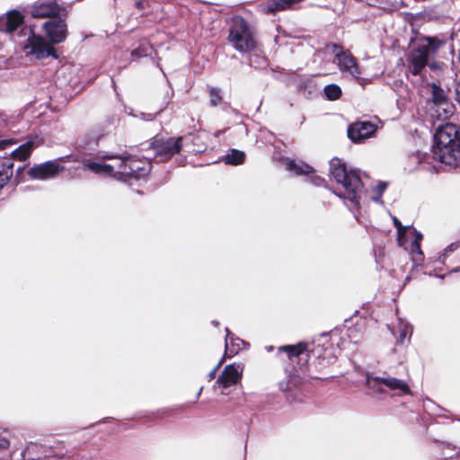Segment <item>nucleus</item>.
Instances as JSON below:
<instances>
[{
    "mask_svg": "<svg viewBox=\"0 0 460 460\" xmlns=\"http://www.w3.org/2000/svg\"><path fill=\"white\" fill-rule=\"evenodd\" d=\"M366 385L369 391L376 394L385 393V388L390 391H398L400 394H409L411 393L410 387L405 381L391 376L386 373L381 376L367 374Z\"/></svg>",
    "mask_w": 460,
    "mask_h": 460,
    "instance_id": "obj_7",
    "label": "nucleus"
},
{
    "mask_svg": "<svg viewBox=\"0 0 460 460\" xmlns=\"http://www.w3.org/2000/svg\"><path fill=\"white\" fill-rule=\"evenodd\" d=\"M136 5L138 9H143L144 8V3L142 1H138L136 3Z\"/></svg>",
    "mask_w": 460,
    "mask_h": 460,
    "instance_id": "obj_37",
    "label": "nucleus"
},
{
    "mask_svg": "<svg viewBox=\"0 0 460 460\" xmlns=\"http://www.w3.org/2000/svg\"><path fill=\"white\" fill-rule=\"evenodd\" d=\"M209 103L212 107L217 106L222 102V91L218 87H208Z\"/></svg>",
    "mask_w": 460,
    "mask_h": 460,
    "instance_id": "obj_30",
    "label": "nucleus"
},
{
    "mask_svg": "<svg viewBox=\"0 0 460 460\" xmlns=\"http://www.w3.org/2000/svg\"><path fill=\"white\" fill-rule=\"evenodd\" d=\"M426 44H419L414 47L409 54V69L412 75L421 73L424 67L429 65L430 58L434 57L437 51L445 45L446 40L437 37H425Z\"/></svg>",
    "mask_w": 460,
    "mask_h": 460,
    "instance_id": "obj_4",
    "label": "nucleus"
},
{
    "mask_svg": "<svg viewBox=\"0 0 460 460\" xmlns=\"http://www.w3.org/2000/svg\"><path fill=\"white\" fill-rule=\"evenodd\" d=\"M242 372L243 367L240 365H228L224 368L216 383L222 388L226 389L241 380Z\"/></svg>",
    "mask_w": 460,
    "mask_h": 460,
    "instance_id": "obj_15",
    "label": "nucleus"
},
{
    "mask_svg": "<svg viewBox=\"0 0 460 460\" xmlns=\"http://www.w3.org/2000/svg\"><path fill=\"white\" fill-rule=\"evenodd\" d=\"M82 169H88L100 175L118 177V172H116L117 163L115 164H107L93 159H84Z\"/></svg>",
    "mask_w": 460,
    "mask_h": 460,
    "instance_id": "obj_17",
    "label": "nucleus"
},
{
    "mask_svg": "<svg viewBox=\"0 0 460 460\" xmlns=\"http://www.w3.org/2000/svg\"><path fill=\"white\" fill-rule=\"evenodd\" d=\"M431 154L434 160L450 166L460 164V127L454 123L440 125L434 135Z\"/></svg>",
    "mask_w": 460,
    "mask_h": 460,
    "instance_id": "obj_1",
    "label": "nucleus"
},
{
    "mask_svg": "<svg viewBox=\"0 0 460 460\" xmlns=\"http://www.w3.org/2000/svg\"><path fill=\"white\" fill-rule=\"evenodd\" d=\"M372 200L376 203L382 204V196H379L378 194L376 196L372 197Z\"/></svg>",
    "mask_w": 460,
    "mask_h": 460,
    "instance_id": "obj_36",
    "label": "nucleus"
},
{
    "mask_svg": "<svg viewBox=\"0 0 460 460\" xmlns=\"http://www.w3.org/2000/svg\"><path fill=\"white\" fill-rule=\"evenodd\" d=\"M308 344L305 342H299L296 345H287L279 347V352L283 351L287 353V356L289 359H293L294 358H297L307 351Z\"/></svg>",
    "mask_w": 460,
    "mask_h": 460,
    "instance_id": "obj_22",
    "label": "nucleus"
},
{
    "mask_svg": "<svg viewBox=\"0 0 460 460\" xmlns=\"http://www.w3.org/2000/svg\"><path fill=\"white\" fill-rule=\"evenodd\" d=\"M456 93L457 98L460 102V84L457 85V87L456 89Z\"/></svg>",
    "mask_w": 460,
    "mask_h": 460,
    "instance_id": "obj_38",
    "label": "nucleus"
},
{
    "mask_svg": "<svg viewBox=\"0 0 460 460\" xmlns=\"http://www.w3.org/2000/svg\"><path fill=\"white\" fill-rule=\"evenodd\" d=\"M64 158L48 161L31 167L28 174L31 178L35 180H49L56 177L65 167L60 164Z\"/></svg>",
    "mask_w": 460,
    "mask_h": 460,
    "instance_id": "obj_12",
    "label": "nucleus"
},
{
    "mask_svg": "<svg viewBox=\"0 0 460 460\" xmlns=\"http://www.w3.org/2000/svg\"><path fill=\"white\" fill-rule=\"evenodd\" d=\"M330 175L340 184L343 192L335 194L345 200L350 210L359 208L363 183L356 170H348L345 163L334 157L330 161Z\"/></svg>",
    "mask_w": 460,
    "mask_h": 460,
    "instance_id": "obj_2",
    "label": "nucleus"
},
{
    "mask_svg": "<svg viewBox=\"0 0 460 460\" xmlns=\"http://www.w3.org/2000/svg\"><path fill=\"white\" fill-rule=\"evenodd\" d=\"M447 448H449V449H451V450H454V449H455V447H451V445H449V444H447Z\"/></svg>",
    "mask_w": 460,
    "mask_h": 460,
    "instance_id": "obj_39",
    "label": "nucleus"
},
{
    "mask_svg": "<svg viewBox=\"0 0 460 460\" xmlns=\"http://www.w3.org/2000/svg\"><path fill=\"white\" fill-rule=\"evenodd\" d=\"M226 349L225 354L231 358L234 355L237 354L243 347L244 341L239 338H234L228 328L226 329Z\"/></svg>",
    "mask_w": 460,
    "mask_h": 460,
    "instance_id": "obj_18",
    "label": "nucleus"
},
{
    "mask_svg": "<svg viewBox=\"0 0 460 460\" xmlns=\"http://www.w3.org/2000/svg\"><path fill=\"white\" fill-rule=\"evenodd\" d=\"M286 169L296 175L309 174L314 172V169L309 164L304 162H296L294 160H288L286 162Z\"/></svg>",
    "mask_w": 460,
    "mask_h": 460,
    "instance_id": "obj_21",
    "label": "nucleus"
},
{
    "mask_svg": "<svg viewBox=\"0 0 460 460\" xmlns=\"http://www.w3.org/2000/svg\"><path fill=\"white\" fill-rule=\"evenodd\" d=\"M228 40L240 53L252 52L257 46L253 31L241 16H234L229 28Z\"/></svg>",
    "mask_w": 460,
    "mask_h": 460,
    "instance_id": "obj_5",
    "label": "nucleus"
},
{
    "mask_svg": "<svg viewBox=\"0 0 460 460\" xmlns=\"http://www.w3.org/2000/svg\"><path fill=\"white\" fill-rule=\"evenodd\" d=\"M102 158L117 160L116 172L118 177L124 181L145 178L151 171L149 157L141 160L132 155H109Z\"/></svg>",
    "mask_w": 460,
    "mask_h": 460,
    "instance_id": "obj_3",
    "label": "nucleus"
},
{
    "mask_svg": "<svg viewBox=\"0 0 460 460\" xmlns=\"http://www.w3.org/2000/svg\"><path fill=\"white\" fill-rule=\"evenodd\" d=\"M24 15L17 11L11 10L0 17V31L12 33L23 25Z\"/></svg>",
    "mask_w": 460,
    "mask_h": 460,
    "instance_id": "obj_16",
    "label": "nucleus"
},
{
    "mask_svg": "<svg viewBox=\"0 0 460 460\" xmlns=\"http://www.w3.org/2000/svg\"><path fill=\"white\" fill-rule=\"evenodd\" d=\"M66 17H58L56 19H49L43 24V29L47 37L52 44H58L67 37V24L66 22Z\"/></svg>",
    "mask_w": 460,
    "mask_h": 460,
    "instance_id": "obj_13",
    "label": "nucleus"
},
{
    "mask_svg": "<svg viewBox=\"0 0 460 460\" xmlns=\"http://www.w3.org/2000/svg\"><path fill=\"white\" fill-rule=\"evenodd\" d=\"M387 188V183L385 182V181H380L376 186V188L374 189V190L376 192V194H378L379 196H382V194L384 193V191L386 190Z\"/></svg>",
    "mask_w": 460,
    "mask_h": 460,
    "instance_id": "obj_32",
    "label": "nucleus"
},
{
    "mask_svg": "<svg viewBox=\"0 0 460 460\" xmlns=\"http://www.w3.org/2000/svg\"><path fill=\"white\" fill-rule=\"evenodd\" d=\"M448 249H449L450 251H452L451 246H447V248H446V251H448Z\"/></svg>",
    "mask_w": 460,
    "mask_h": 460,
    "instance_id": "obj_43",
    "label": "nucleus"
},
{
    "mask_svg": "<svg viewBox=\"0 0 460 460\" xmlns=\"http://www.w3.org/2000/svg\"><path fill=\"white\" fill-rule=\"evenodd\" d=\"M43 143L42 138L38 136L30 137L24 144L17 148H13V142L11 140L0 141V162L3 161H24L31 153Z\"/></svg>",
    "mask_w": 460,
    "mask_h": 460,
    "instance_id": "obj_6",
    "label": "nucleus"
},
{
    "mask_svg": "<svg viewBox=\"0 0 460 460\" xmlns=\"http://www.w3.org/2000/svg\"><path fill=\"white\" fill-rule=\"evenodd\" d=\"M432 100L436 104H441L446 101L445 92L436 84L432 86Z\"/></svg>",
    "mask_w": 460,
    "mask_h": 460,
    "instance_id": "obj_31",
    "label": "nucleus"
},
{
    "mask_svg": "<svg viewBox=\"0 0 460 460\" xmlns=\"http://www.w3.org/2000/svg\"><path fill=\"white\" fill-rule=\"evenodd\" d=\"M182 137L154 139L149 148L154 152L155 162H165L178 154L182 148Z\"/></svg>",
    "mask_w": 460,
    "mask_h": 460,
    "instance_id": "obj_9",
    "label": "nucleus"
},
{
    "mask_svg": "<svg viewBox=\"0 0 460 460\" xmlns=\"http://www.w3.org/2000/svg\"><path fill=\"white\" fill-rule=\"evenodd\" d=\"M448 249H449L450 251H452L451 246H447V248H446V251H448Z\"/></svg>",
    "mask_w": 460,
    "mask_h": 460,
    "instance_id": "obj_42",
    "label": "nucleus"
},
{
    "mask_svg": "<svg viewBox=\"0 0 460 460\" xmlns=\"http://www.w3.org/2000/svg\"><path fill=\"white\" fill-rule=\"evenodd\" d=\"M333 53L340 70L355 79H359L361 70L355 58L340 46H333Z\"/></svg>",
    "mask_w": 460,
    "mask_h": 460,
    "instance_id": "obj_10",
    "label": "nucleus"
},
{
    "mask_svg": "<svg viewBox=\"0 0 460 460\" xmlns=\"http://www.w3.org/2000/svg\"><path fill=\"white\" fill-rule=\"evenodd\" d=\"M221 365V362H219L208 375V381H211L212 379H214L216 377V373L218 369V367H220Z\"/></svg>",
    "mask_w": 460,
    "mask_h": 460,
    "instance_id": "obj_33",
    "label": "nucleus"
},
{
    "mask_svg": "<svg viewBox=\"0 0 460 460\" xmlns=\"http://www.w3.org/2000/svg\"><path fill=\"white\" fill-rule=\"evenodd\" d=\"M245 154L237 149H232L230 153H228L225 156V163L227 164L239 165L244 162Z\"/></svg>",
    "mask_w": 460,
    "mask_h": 460,
    "instance_id": "obj_25",
    "label": "nucleus"
},
{
    "mask_svg": "<svg viewBox=\"0 0 460 460\" xmlns=\"http://www.w3.org/2000/svg\"><path fill=\"white\" fill-rule=\"evenodd\" d=\"M31 14L34 18L56 19L59 16L66 17V11L55 0H40L31 6Z\"/></svg>",
    "mask_w": 460,
    "mask_h": 460,
    "instance_id": "obj_11",
    "label": "nucleus"
},
{
    "mask_svg": "<svg viewBox=\"0 0 460 460\" xmlns=\"http://www.w3.org/2000/svg\"><path fill=\"white\" fill-rule=\"evenodd\" d=\"M13 174V163L11 160L0 162V190L11 180Z\"/></svg>",
    "mask_w": 460,
    "mask_h": 460,
    "instance_id": "obj_23",
    "label": "nucleus"
},
{
    "mask_svg": "<svg viewBox=\"0 0 460 460\" xmlns=\"http://www.w3.org/2000/svg\"><path fill=\"white\" fill-rule=\"evenodd\" d=\"M401 4V0H367L370 6H377L385 11L396 9Z\"/></svg>",
    "mask_w": 460,
    "mask_h": 460,
    "instance_id": "obj_24",
    "label": "nucleus"
},
{
    "mask_svg": "<svg viewBox=\"0 0 460 460\" xmlns=\"http://www.w3.org/2000/svg\"><path fill=\"white\" fill-rule=\"evenodd\" d=\"M202 389H203V388H202V387H200V389H199V392H198L197 397H199V396L200 395V394H201V392H202Z\"/></svg>",
    "mask_w": 460,
    "mask_h": 460,
    "instance_id": "obj_40",
    "label": "nucleus"
},
{
    "mask_svg": "<svg viewBox=\"0 0 460 460\" xmlns=\"http://www.w3.org/2000/svg\"><path fill=\"white\" fill-rule=\"evenodd\" d=\"M324 95L327 100L335 101L341 95V89L337 84H328L323 89Z\"/></svg>",
    "mask_w": 460,
    "mask_h": 460,
    "instance_id": "obj_29",
    "label": "nucleus"
},
{
    "mask_svg": "<svg viewBox=\"0 0 460 460\" xmlns=\"http://www.w3.org/2000/svg\"><path fill=\"white\" fill-rule=\"evenodd\" d=\"M153 53V47L148 42H144L140 46L131 52V56L135 59H138L144 57L151 56Z\"/></svg>",
    "mask_w": 460,
    "mask_h": 460,
    "instance_id": "obj_26",
    "label": "nucleus"
},
{
    "mask_svg": "<svg viewBox=\"0 0 460 460\" xmlns=\"http://www.w3.org/2000/svg\"><path fill=\"white\" fill-rule=\"evenodd\" d=\"M409 234H411L413 238L411 243V253L412 260L415 262H420L423 260V253L420 250V241L422 240L423 235L415 228H411Z\"/></svg>",
    "mask_w": 460,
    "mask_h": 460,
    "instance_id": "obj_19",
    "label": "nucleus"
},
{
    "mask_svg": "<svg viewBox=\"0 0 460 460\" xmlns=\"http://www.w3.org/2000/svg\"><path fill=\"white\" fill-rule=\"evenodd\" d=\"M324 181L323 179H322L321 177H318V176H314L312 178V182L314 184V185H321L323 182Z\"/></svg>",
    "mask_w": 460,
    "mask_h": 460,
    "instance_id": "obj_35",
    "label": "nucleus"
},
{
    "mask_svg": "<svg viewBox=\"0 0 460 460\" xmlns=\"http://www.w3.org/2000/svg\"><path fill=\"white\" fill-rule=\"evenodd\" d=\"M376 127L369 121H357L349 125L348 137L354 143H360L373 136Z\"/></svg>",
    "mask_w": 460,
    "mask_h": 460,
    "instance_id": "obj_14",
    "label": "nucleus"
},
{
    "mask_svg": "<svg viewBox=\"0 0 460 460\" xmlns=\"http://www.w3.org/2000/svg\"><path fill=\"white\" fill-rule=\"evenodd\" d=\"M393 222H394V226L397 229L398 243L400 246H402L404 244V243L406 242V234H407L408 230L410 231L412 227L402 226V223L400 222V220L395 217H393Z\"/></svg>",
    "mask_w": 460,
    "mask_h": 460,
    "instance_id": "obj_27",
    "label": "nucleus"
},
{
    "mask_svg": "<svg viewBox=\"0 0 460 460\" xmlns=\"http://www.w3.org/2000/svg\"><path fill=\"white\" fill-rule=\"evenodd\" d=\"M10 443L9 440L5 438L0 437V448H7L9 447Z\"/></svg>",
    "mask_w": 460,
    "mask_h": 460,
    "instance_id": "obj_34",
    "label": "nucleus"
},
{
    "mask_svg": "<svg viewBox=\"0 0 460 460\" xmlns=\"http://www.w3.org/2000/svg\"><path fill=\"white\" fill-rule=\"evenodd\" d=\"M20 33L27 36L26 40L22 44L28 54L35 56L38 59L46 58L50 56L57 58L53 46L48 43L41 36L36 35L31 29L22 27Z\"/></svg>",
    "mask_w": 460,
    "mask_h": 460,
    "instance_id": "obj_8",
    "label": "nucleus"
},
{
    "mask_svg": "<svg viewBox=\"0 0 460 460\" xmlns=\"http://www.w3.org/2000/svg\"><path fill=\"white\" fill-rule=\"evenodd\" d=\"M250 53L249 57V64L255 68H259L264 66L266 65V60L264 57L261 55L260 49L256 47L254 50Z\"/></svg>",
    "mask_w": 460,
    "mask_h": 460,
    "instance_id": "obj_28",
    "label": "nucleus"
},
{
    "mask_svg": "<svg viewBox=\"0 0 460 460\" xmlns=\"http://www.w3.org/2000/svg\"><path fill=\"white\" fill-rule=\"evenodd\" d=\"M453 271H455V272L460 271V267L459 268H456Z\"/></svg>",
    "mask_w": 460,
    "mask_h": 460,
    "instance_id": "obj_41",
    "label": "nucleus"
},
{
    "mask_svg": "<svg viewBox=\"0 0 460 460\" xmlns=\"http://www.w3.org/2000/svg\"><path fill=\"white\" fill-rule=\"evenodd\" d=\"M392 333L396 337L397 344H404L406 339H410L412 333V327L407 322L399 320L398 325L391 329Z\"/></svg>",
    "mask_w": 460,
    "mask_h": 460,
    "instance_id": "obj_20",
    "label": "nucleus"
}]
</instances>
